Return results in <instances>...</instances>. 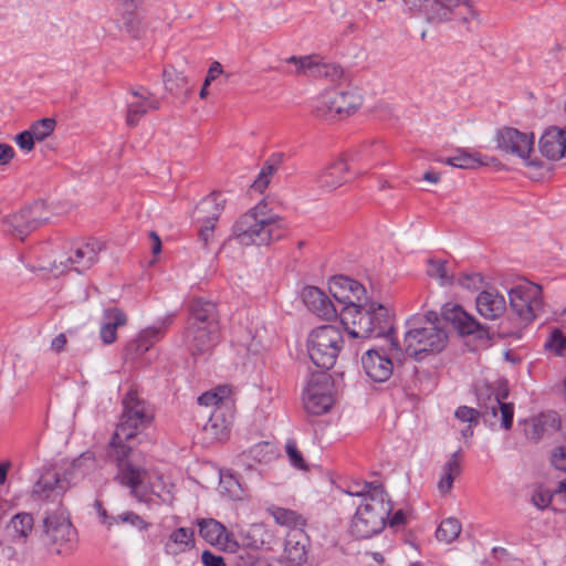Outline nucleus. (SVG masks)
<instances>
[{
    "instance_id": "f257e3e1",
    "label": "nucleus",
    "mask_w": 566,
    "mask_h": 566,
    "mask_svg": "<svg viewBox=\"0 0 566 566\" xmlns=\"http://www.w3.org/2000/svg\"><path fill=\"white\" fill-rule=\"evenodd\" d=\"M153 419V407L139 398L135 390H129L123 399L120 421L106 449L107 461L117 468L115 481L128 488L130 495L139 502L149 500V474L144 454L128 442L145 430Z\"/></svg>"
},
{
    "instance_id": "f03ea898",
    "label": "nucleus",
    "mask_w": 566,
    "mask_h": 566,
    "mask_svg": "<svg viewBox=\"0 0 566 566\" xmlns=\"http://www.w3.org/2000/svg\"><path fill=\"white\" fill-rule=\"evenodd\" d=\"M339 318L345 331L355 338H396L394 315L377 302L366 301L363 306L342 307Z\"/></svg>"
},
{
    "instance_id": "7ed1b4c3",
    "label": "nucleus",
    "mask_w": 566,
    "mask_h": 566,
    "mask_svg": "<svg viewBox=\"0 0 566 566\" xmlns=\"http://www.w3.org/2000/svg\"><path fill=\"white\" fill-rule=\"evenodd\" d=\"M439 315L434 311L416 314L406 321L403 355L422 360L429 354L442 352L448 344V334L439 326Z\"/></svg>"
},
{
    "instance_id": "20e7f679",
    "label": "nucleus",
    "mask_w": 566,
    "mask_h": 566,
    "mask_svg": "<svg viewBox=\"0 0 566 566\" xmlns=\"http://www.w3.org/2000/svg\"><path fill=\"white\" fill-rule=\"evenodd\" d=\"M266 208L265 201L261 200L235 222L233 233L241 244L269 245L285 235L283 219Z\"/></svg>"
},
{
    "instance_id": "39448f33",
    "label": "nucleus",
    "mask_w": 566,
    "mask_h": 566,
    "mask_svg": "<svg viewBox=\"0 0 566 566\" xmlns=\"http://www.w3.org/2000/svg\"><path fill=\"white\" fill-rule=\"evenodd\" d=\"M392 510L381 485L373 489L366 502L361 503L352 520L350 534L357 539H367L379 534Z\"/></svg>"
},
{
    "instance_id": "423d86ee",
    "label": "nucleus",
    "mask_w": 566,
    "mask_h": 566,
    "mask_svg": "<svg viewBox=\"0 0 566 566\" xmlns=\"http://www.w3.org/2000/svg\"><path fill=\"white\" fill-rule=\"evenodd\" d=\"M509 392L507 390H501L493 394L490 388H485L478 395L479 409L461 406L455 410V418L462 422H469L470 424H476L479 417H482L485 422L494 423L499 412L501 413V426L509 430L513 423L514 417V405L505 402Z\"/></svg>"
},
{
    "instance_id": "0eeeda50",
    "label": "nucleus",
    "mask_w": 566,
    "mask_h": 566,
    "mask_svg": "<svg viewBox=\"0 0 566 566\" xmlns=\"http://www.w3.org/2000/svg\"><path fill=\"white\" fill-rule=\"evenodd\" d=\"M340 329L324 325L313 329L307 337V353L312 363L321 369H331L343 347Z\"/></svg>"
},
{
    "instance_id": "6e6552de",
    "label": "nucleus",
    "mask_w": 566,
    "mask_h": 566,
    "mask_svg": "<svg viewBox=\"0 0 566 566\" xmlns=\"http://www.w3.org/2000/svg\"><path fill=\"white\" fill-rule=\"evenodd\" d=\"M361 105V97L354 91L332 87L324 91L313 106L315 117L334 120L354 113Z\"/></svg>"
},
{
    "instance_id": "1a4fd4ad",
    "label": "nucleus",
    "mask_w": 566,
    "mask_h": 566,
    "mask_svg": "<svg viewBox=\"0 0 566 566\" xmlns=\"http://www.w3.org/2000/svg\"><path fill=\"white\" fill-rule=\"evenodd\" d=\"M403 350L397 338H390L387 350L367 349L361 356V366L369 379L384 382L394 373V363H402Z\"/></svg>"
},
{
    "instance_id": "9d476101",
    "label": "nucleus",
    "mask_w": 566,
    "mask_h": 566,
    "mask_svg": "<svg viewBox=\"0 0 566 566\" xmlns=\"http://www.w3.org/2000/svg\"><path fill=\"white\" fill-rule=\"evenodd\" d=\"M43 542L59 555H69L75 548L76 530L65 512L50 513L43 521Z\"/></svg>"
},
{
    "instance_id": "9b49d317",
    "label": "nucleus",
    "mask_w": 566,
    "mask_h": 566,
    "mask_svg": "<svg viewBox=\"0 0 566 566\" xmlns=\"http://www.w3.org/2000/svg\"><path fill=\"white\" fill-rule=\"evenodd\" d=\"M50 217L45 203L35 201L19 212L4 217L1 220L2 231L23 240L29 233L45 224Z\"/></svg>"
},
{
    "instance_id": "f8f14e48",
    "label": "nucleus",
    "mask_w": 566,
    "mask_h": 566,
    "mask_svg": "<svg viewBox=\"0 0 566 566\" xmlns=\"http://www.w3.org/2000/svg\"><path fill=\"white\" fill-rule=\"evenodd\" d=\"M509 300L511 310L524 324L534 321L543 308L542 287L530 282L512 287Z\"/></svg>"
},
{
    "instance_id": "ddd939ff",
    "label": "nucleus",
    "mask_w": 566,
    "mask_h": 566,
    "mask_svg": "<svg viewBox=\"0 0 566 566\" xmlns=\"http://www.w3.org/2000/svg\"><path fill=\"white\" fill-rule=\"evenodd\" d=\"M103 249V243L97 240L78 243L70 249L69 255L55 259L51 270L62 273L66 269H72L77 273H83L97 262L98 253Z\"/></svg>"
},
{
    "instance_id": "4468645a",
    "label": "nucleus",
    "mask_w": 566,
    "mask_h": 566,
    "mask_svg": "<svg viewBox=\"0 0 566 566\" xmlns=\"http://www.w3.org/2000/svg\"><path fill=\"white\" fill-rule=\"evenodd\" d=\"M497 147L506 153L518 156L527 167L539 169L544 161L537 157L532 158L533 134L522 133L513 127H505L497 133Z\"/></svg>"
},
{
    "instance_id": "2eb2a0df",
    "label": "nucleus",
    "mask_w": 566,
    "mask_h": 566,
    "mask_svg": "<svg viewBox=\"0 0 566 566\" xmlns=\"http://www.w3.org/2000/svg\"><path fill=\"white\" fill-rule=\"evenodd\" d=\"M442 318L450 323L461 336H471L476 340L488 343L491 339L489 326L480 323L473 315L467 313L458 304L447 303L441 311Z\"/></svg>"
},
{
    "instance_id": "dca6fc26",
    "label": "nucleus",
    "mask_w": 566,
    "mask_h": 566,
    "mask_svg": "<svg viewBox=\"0 0 566 566\" xmlns=\"http://www.w3.org/2000/svg\"><path fill=\"white\" fill-rule=\"evenodd\" d=\"M303 402L305 410L314 416H321L332 408L334 399L325 373L311 376L303 392Z\"/></svg>"
},
{
    "instance_id": "f3484780",
    "label": "nucleus",
    "mask_w": 566,
    "mask_h": 566,
    "mask_svg": "<svg viewBox=\"0 0 566 566\" xmlns=\"http://www.w3.org/2000/svg\"><path fill=\"white\" fill-rule=\"evenodd\" d=\"M438 163L467 170L481 169L484 174L497 172L502 168L501 163L496 158L484 156L478 151L470 153L464 149H458L453 156L441 158Z\"/></svg>"
},
{
    "instance_id": "a211bd4d",
    "label": "nucleus",
    "mask_w": 566,
    "mask_h": 566,
    "mask_svg": "<svg viewBox=\"0 0 566 566\" xmlns=\"http://www.w3.org/2000/svg\"><path fill=\"white\" fill-rule=\"evenodd\" d=\"M71 488L66 474L63 476L54 470H45L32 489V496L36 500H55L61 497Z\"/></svg>"
},
{
    "instance_id": "6ab92c4d",
    "label": "nucleus",
    "mask_w": 566,
    "mask_h": 566,
    "mask_svg": "<svg viewBox=\"0 0 566 566\" xmlns=\"http://www.w3.org/2000/svg\"><path fill=\"white\" fill-rule=\"evenodd\" d=\"M219 327L188 326L185 334V345L192 356L208 353L218 342Z\"/></svg>"
},
{
    "instance_id": "aec40b11",
    "label": "nucleus",
    "mask_w": 566,
    "mask_h": 566,
    "mask_svg": "<svg viewBox=\"0 0 566 566\" xmlns=\"http://www.w3.org/2000/svg\"><path fill=\"white\" fill-rule=\"evenodd\" d=\"M301 297L307 310L323 319L329 321L339 316V311L329 297L316 286H305Z\"/></svg>"
},
{
    "instance_id": "412c9836",
    "label": "nucleus",
    "mask_w": 566,
    "mask_h": 566,
    "mask_svg": "<svg viewBox=\"0 0 566 566\" xmlns=\"http://www.w3.org/2000/svg\"><path fill=\"white\" fill-rule=\"evenodd\" d=\"M479 314L485 319H497L506 311L505 297L496 290L482 291L475 298Z\"/></svg>"
},
{
    "instance_id": "4be33fe9",
    "label": "nucleus",
    "mask_w": 566,
    "mask_h": 566,
    "mask_svg": "<svg viewBox=\"0 0 566 566\" xmlns=\"http://www.w3.org/2000/svg\"><path fill=\"white\" fill-rule=\"evenodd\" d=\"M171 323L170 317L161 319L158 324L143 329L136 339L127 345V350L132 354L142 355L146 353L165 334L167 326Z\"/></svg>"
},
{
    "instance_id": "5701e85b",
    "label": "nucleus",
    "mask_w": 566,
    "mask_h": 566,
    "mask_svg": "<svg viewBox=\"0 0 566 566\" xmlns=\"http://www.w3.org/2000/svg\"><path fill=\"white\" fill-rule=\"evenodd\" d=\"M231 422L232 413L230 409H224V406H220L212 410L202 430L209 440L220 441L227 437Z\"/></svg>"
},
{
    "instance_id": "b1692460",
    "label": "nucleus",
    "mask_w": 566,
    "mask_h": 566,
    "mask_svg": "<svg viewBox=\"0 0 566 566\" xmlns=\"http://www.w3.org/2000/svg\"><path fill=\"white\" fill-rule=\"evenodd\" d=\"M539 150L544 157L556 160L565 157L564 130L551 127L539 138Z\"/></svg>"
},
{
    "instance_id": "393cba45",
    "label": "nucleus",
    "mask_w": 566,
    "mask_h": 566,
    "mask_svg": "<svg viewBox=\"0 0 566 566\" xmlns=\"http://www.w3.org/2000/svg\"><path fill=\"white\" fill-rule=\"evenodd\" d=\"M190 311V325L219 327V315L213 302L203 298H195L191 303Z\"/></svg>"
},
{
    "instance_id": "a878e982",
    "label": "nucleus",
    "mask_w": 566,
    "mask_h": 566,
    "mask_svg": "<svg viewBox=\"0 0 566 566\" xmlns=\"http://www.w3.org/2000/svg\"><path fill=\"white\" fill-rule=\"evenodd\" d=\"M127 323L126 314L118 307L107 308L103 312L99 336L105 345L116 340V331Z\"/></svg>"
},
{
    "instance_id": "bb28decb",
    "label": "nucleus",
    "mask_w": 566,
    "mask_h": 566,
    "mask_svg": "<svg viewBox=\"0 0 566 566\" xmlns=\"http://www.w3.org/2000/svg\"><path fill=\"white\" fill-rule=\"evenodd\" d=\"M286 62L295 65V74L297 75L327 76L329 75V69L333 70L334 75L338 74V67L321 63L314 56L298 57L293 55Z\"/></svg>"
},
{
    "instance_id": "cd10ccee",
    "label": "nucleus",
    "mask_w": 566,
    "mask_h": 566,
    "mask_svg": "<svg viewBox=\"0 0 566 566\" xmlns=\"http://www.w3.org/2000/svg\"><path fill=\"white\" fill-rule=\"evenodd\" d=\"M306 536L301 528H293L286 535L284 553L285 557L293 564L300 565L305 562Z\"/></svg>"
},
{
    "instance_id": "c85d7f7f",
    "label": "nucleus",
    "mask_w": 566,
    "mask_h": 566,
    "mask_svg": "<svg viewBox=\"0 0 566 566\" xmlns=\"http://www.w3.org/2000/svg\"><path fill=\"white\" fill-rule=\"evenodd\" d=\"M350 286L356 289V293H366L365 287L359 282L344 275L332 277L328 284L333 297L343 306H346L347 303H352L350 300H353V297L347 295L348 290L352 289Z\"/></svg>"
},
{
    "instance_id": "c756f323",
    "label": "nucleus",
    "mask_w": 566,
    "mask_h": 566,
    "mask_svg": "<svg viewBox=\"0 0 566 566\" xmlns=\"http://www.w3.org/2000/svg\"><path fill=\"white\" fill-rule=\"evenodd\" d=\"M224 201L220 192H211L196 207L197 220H209L217 223L223 210Z\"/></svg>"
},
{
    "instance_id": "7c9ffc66",
    "label": "nucleus",
    "mask_w": 566,
    "mask_h": 566,
    "mask_svg": "<svg viewBox=\"0 0 566 566\" xmlns=\"http://www.w3.org/2000/svg\"><path fill=\"white\" fill-rule=\"evenodd\" d=\"M195 546V532L191 528L179 527L175 530L168 542L165 544V552L168 555H177Z\"/></svg>"
},
{
    "instance_id": "2f4dec72",
    "label": "nucleus",
    "mask_w": 566,
    "mask_h": 566,
    "mask_svg": "<svg viewBox=\"0 0 566 566\" xmlns=\"http://www.w3.org/2000/svg\"><path fill=\"white\" fill-rule=\"evenodd\" d=\"M166 90L175 96L188 97L192 93L188 77L175 67H166L163 73Z\"/></svg>"
},
{
    "instance_id": "473e14b6",
    "label": "nucleus",
    "mask_w": 566,
    "mask_h": 566,
    "mask_svg": "<svg viewBox=\"0 0 566 566\" xmlns=\"http://www.w3.org/2000/svg\"><path fill=\"white\" fill-rule=\"evenodd\" d=\"M429 2V0H424ZM432 19L437 21H447L451 18L454 9L458 7H465L467 10L473 13L471 0H430L428 6Z\"/></svg>"
},
{
    "instance_id": "72a5a7b5",
    "label": "nucleus",
    "mask_w": 566,
    "mask_h": 566,
    "mask_svg": "<svg viewBox=\"0 0 566 566\" xmlns=\"http://www.w3.org/2000/svg\"><path fill=\"white\" fill-rule=\"evenodd\" d=\"M200 536L211 545H223L228 542L226 527L213 518L201 520L198 523Z\"/></svg>"
},
{
    "instance_id": "f704fd0d",
    "label": "nucleus",
    "mask_w": 566,
    "mask_h": 566,
    "mask_svg": "<svg viewBox=\"0 0 566 566\" xmlns=\"http://www.w3.org/2000/svg\"><path fill=\"white\" fill-rule=\"evenodd\" d=\"M159 107V101L154 97H145L144 99L130 102L127 105L126 124L129 127H134L139 123L140 118L148 112V109L157 111Z\"/></svg>"
},
{
    "instance_id": "c9c22d12",
    "label": "nucleus",
    "mask_w": 566,
    "mask_h": 566,
    "mask_svg": "<svg viewBox=\"0 0 566 566\" xmlns=\"http://www.w3.org/2000/svg\"><path fill=\"white\" fill-rule=\"evenodd\" d=\"M551 422L555 427V415H539L538 417L531 418L524 422L525 437L534 442H537L544 434L546 426Z\"/></svg>"
},
{
    "instance_id": "e433bc0d",
    "label": "nucleus",
    "mask_w": 566,
    "mask_h": 566,
    "mask_svg": "<svg viewBox=\"0 0 566 566\" xmlns=\"http://www.w3.org/2000/svg\"><path fill=\"white\" fill-rule=\"evenodd\" d=\"M137 8H123L120 14V29L127 32L133 39H140L144 34L142 18L136 12Z\"/></svg>"
},
{
    "instance_id": "4c0bfd02",
    "label": "nucleus",
    "mask_w": 566,
    "mask_h": 566,
    "mask_svg": "<svg viewBox=\"0 0 566 566\" xmlns=\"http://www.w3.org/2000/svg\"><path fill=\"white\" fill-rule=\"evenodd\" d=\"M230 389L228 387H218L213 391H207L198 397L199 406L217 407L224 406V409H230L229 400Z\"/></svg>"
},
{
    "instance_id": "58836bf2",
    "label": "nucleus",
    "mask_w": 566,
    "mask_h": 566,
    "mask_svg": "<svg viewBox=\"0 0 566 566\" xmlns=\"http://www.w3.org/2000/svg\"><path fill=\"white\" fill-rule=\"evenodd\" d=\"M461 530L462 526L459 520L448 517L440 523L436 531V537L439 542L450 544L459 537Z\"/></svg>"
},
{
    "instance_id": "ea45409f",
    "label": "nucleus",
    "mask_w": 566,
    "mask_h": 566,
    "mask_svg": "<svg viewBox=\"0 0 566 566\" xmlns=\"http://www.w3.org/2000/svg\"><path fill=\"white\" fill-rule=\"evenodd\" d=\"M33 516L29 513L15 514L9 524V528L14 532L19 539L25 541L33 528Z\"/></svg>"
},
{
    "instance_id": "a19ab883",
    "label": "nucleus",
    "mask_w": 566,
    "mask_h": 566,
    "mask_svg": "<svg viewBox=\"0 0 566 566\" xmlns=\"http://www.w3.org/2000/svg\"><path fill=\"white\" fill-rule=\"evenodd\" d=\"M427 273L430 277L438 279L443 285L453 283V276L449 274L446 261L428 260Z\"/></svg>"
},
{
    "instance_id": "79ce46f5",
    "label": "nucleus",
    "mask_w": 566,
    "mask_h": 566,
    "mask_svg": "<svg viewBox=\"0 0 566 566\" xmlns=\"http://www.w3.org/2000/svg\"><path fill=\"white\" fill-rule=\"evenodd\" d=\"M55 124L56 122L53 118H42L34 122L29 128L34 142H42L49 137L54 132Z\"/></svg>"
},
{
    "instance_id": "37998d69",
    "label": "nucleus",
    "mask_w": 566,
    "mask_h": 566,
    "mask_svg": "<svg viewBox=\"0 0 566 566\" xmlns=\"http://www.w3.org/2000/svg\"><path fill=\"white\" fill-rule=\"evenodd\" d=\"M285 155L283 153L272 154L263 164L256 177H272L275 174L283 171Z\"/></svg>"
},
{
    "instance_id": "c03bdc74",
    "label": "nucleus",
    "mask_w": 566,
    "mask_h": 566,
    "mask_svg": "<svg viewBox=\"0 0 566 566\" xmlns=\"http://www.w3.org/2000/svg\"><path fill=\"white\" fill-rule=\"evenodd\" d=\"M273 516L281 525L293 526L294 528L304 525L302 516L292 510L277 507L274 510Z\"/></svg>"
},
{
    "instance_id": "a18cd8bd",
    "label": "nucleus",
    "mask_w": 566,
    "mask_h": 566,
    "mask_svg": "<svg viewBox=\"0 0 566 566\" xmlns=\"http://www.w3.org/2000/svg\"><path fill=\"white\" fill-rule=\"evenodd\" d=\"M544 348L556 356H563L566 349V337L559 329H554L546 339Z\"/></svg>"
},
{
    "instance_id": "49530a36",
    "label": "nucleus",
    "mask_w": 566,
    "mask_h": 566,
    "mask_svg": "<svg viewBox=\"0 0 566 566\" xmlns=\"http://www.w3.org/2000/svg\"><path fill=\"white\" fill-rule=\"evenodd\" d=\"M201 224L198 232L199 241L203 249H209L216 239V222L209 220H198Z\"/></svg>"
},
{
    "instance_id": "de8ad7c7",
    "label": "nucleus",
    "mask_w": 566,
    "mask_h": 566,
    "mask_svg": "<svg viewBox=\"0 0 566 566\" xmlns=\"http://www.w3.org/2000/svg\"><path fill=\"white\" fill-rule=\"evenodd\" d=\"M73 470L81 471L82 473H86L96 468L95 453L92 451H86L82 453L77 459H75L72 463Z\"/></svg>"
},
{
    "instance_id": "09e8293b",
    "label": "nucleus",
    "mask_w": 566,
    "mask_h": 566,
    "mask_svg": "<svg viewBox=\"0 0 566 566\" xmlns=\"http://www.w3.org/2000/svg\"><path fill=\"white\" fill-rule=\"evenodd\" d=\"M113 520L115 521V524L128 523L138 530H146L149 525L138 514L132 511L120 513Z\"/></svg>"
},
{
    "instance_id": "8fccbe9b",
    "label": "nucleus",
    "mask_w": 566,
    "mask_h": 566,
    "mask_svg": "<svg viewBox=\"0 0 566 566\" xmlns=\"http://www.w3.org/2000/svg\"><path fill=\"white\" fill-rule=\"evenodd\" d=\"M457 283L467 290H478L482 285V276L479 273H462Z\"/></svg>"
},
{
    "instance_id": "3c124183",
    "label": "nucleus",
    "mask_w": 566,
    "mask_h": 566,
    "mask_svg": "<svg viewBox=\"0 0 566 566\" xmlns=\"http://www.w3.org/2000/svg\"><path fill=\"white\" fill-rule=\"evenodd\" d=\"M285 449L290 462L292 463L293 467L301 470H305L307 468L302 457V453L298 451L296 443L294 441H287Z\"/></svg>"
},
{
    "instance_id": "603ef678",
    "label": "nucleus",
    "mask_w": 566,
    "mask_h": 566,
    "mask_svg": "<svg viewBox=\"0 0 566 566\" xmlns=\"http://www.w3.org/2000/svg\"><path fill=\"white\" fill-rule=\"evenodd\" d=\"M221 485L226 489V491L230 494L233 499H239L240 494L242 492L241 484L237 481V479L232 475H221L220 479Z\"/></svg>"
},
{
    "instance_id": "864d4df0",
    "label": "nucleus",
    "mask_w": 566,
    "mask_h": 566,
    "mask_svg": "<svg viewBox=\"0 0 566 566\" xmlns=\"http://www.w3.org/2000/svg\"><path fill=\"white\" fill-rule=\"evenodd\" d=\"M377 485H374L373 483L364 482V483H353L348 485L346 493L352 496H361L364 499V502H366V497H368L369 493L373 491L374 488Z\"/></svg>"
},
{
    "instance_id": "5fc2aeb1",
    "label": "nucleus",
    "mask_w": 566,
    "mask_h": 566,
    "mask_svg": "<svg viewBox=\"0 0 566 566\" xmlns=\"http://www.w3.org/2000/svg\"><path fill=\"white\" fill-rule=\"evenodd\" d=\"M349 171L350 169L347 163L343 158H339L334 160L331 165H328L324 174L326 177H335L338 175H344Z\"/></svg>"
},
{
    "instance_id": "6e6d98bb",
    "label": "nucleus",
    "mask_w": 566,
    "mask_h": 566,
    "mask_svg": "<svg viewBox=\"0 0 566 566\" xmlns=\"http://www.w3.org/2000/svg\"><path fill=\"white\" fill-rule=\"evenodd\" d=\"M443 473H450L452 476H458L461 473L460 450L453 452L450 459L443 465Z\"/></svg>"
},
{
    "instance_id": "4d7b16f0",
    "label": "nucleus",
    "mask_w": 566,
    "mask_h": 566,
    "mask_svg": "<svg viewBox=\"0 0 566 566\" xmlns=\"http://www.w3.org/2000/svg\"><path fill=\"white\" fill-rule=\"evenodd\" d=\"M553 465L566 473V446L557 447L552 453Z\"/></svg>"
},
{
    "instance_id": "13d9d810",
    "label": "nucleus",
    "mask_w": 566,
    "mask_h": 566,
    "mask_svg": "<svg viewBox=\"0 0 566 566\" xmlns=\"http://www.w3.org/2000/svg\"><path fill=\"white\" fill-rule=\"evenodd\" d=\"M14 142L22 150L31 151L34 148V139L29 129L18 134Z\"/></svg>"
},
{
    "instance_id": "bf43d9fd",
    "label": "nucleus",
    "mask_w": 566,
    "mask_h": 566,
    "mask_svg": "<svg viewBox=\"0 0 566 566\" xmlns=\"http://www.w3.org/2000/svg\"><path fill=\"white\" fill-rule=\"evenodd\" d=\"M551 501L552 495L548 492L538 491L532 496L533 504L539 510L546 509L551 504Z\"/></svg>"
},
{
    "instance_id": "052dcab7",
    "label": "nucleus",
    "mask_w": 566,
    "mask_h": 566,
    "mask_svg": "<svg viewBox=\"0 0 566 566\" xmlns=\"http://www.w3.org/2000/svg\"><path fill=\"white\" fill-rule=\"evenodd\" d=\"M201 562L205 566H226L223 557L214 555L210 551H203Z\"/></svg>"
},
{
    "instance_id": "680f3d73",
    "label": "nucleus",
    "mask_w": 566,
    "mask_h": 566,
    "mask_svg": "<svg viewBox=\"0 0 566 566\" xmlns=\"http://www.w3.org/2000/svg\"><path fill=\"white\" fill-rule=\"evenodd\" d=\"M14 157V149L8 144H0V166L8 165Z\"/></svg>"
},
{
    "instance_id": "e2e57ef3",
    "label": "nucleus",
    "mask_w": 566,
    "mask_h": 566,
    "mask_svg": "<svg viewBox=\"0 0 566 566\" xmlns=\"http://www.w3.org/2000/svg\"><path fill=\"white\" fill-rule=\"evenodd\" d=\"M223 72V69H222V65L214 61L209 70H208V74L206 76V86H209L211 84L212 81H214L221 73Z\"/></svg>"
},
{
    "instance_id": "0e129e2a",
    "label": "nucleus",
    "mask_w": 566,
    "mask_h": 566,
    "mask_svg": "<svg viewBox=\"0 0 566 566\" xmlns=\"http://www.w3.org/2000/svg\"><path fill=\"white\" fill-rule=\"evenodd\" d=\"M455 476H452L450 473H443L441 479L438 482V490L441 493H448L452 489L453 481Z\"/></svg>"
},
{
    "instance_id": "69168bd1",
    "label": "nucleus",
    "mask_w": 566,
    "mask_h": 566,
    "mask_svg": "<svg viewBox=\"0 0 566 566\" xmlns=\"http://www.w3.org/2000/svg\"><path fill=\"white\" fill-rule=\"evenodd\" d=\"M67 344V338L64 333L56 335L51 342V349L54 353H62Z\"/></svg>"
},
{
    "instance_id": "338daca9",
    "label": "nucleus",
    "mask_w": 566,
    "mask_h": 566,
    "mask_svg": "<svg viewBox=\"0 0 566 566\" xmlns=\"http://www.w3.org/2000/svg\"><path fill=\"white\" fill-rule=\"evenodd\" d=\"M352 289L348 290L347 292V295L348 296H352L353 300L352 303H347V305L345 307H349L350 305H354V306H363L364 303H361V301L364 300V296L366 293H356V289H354V286H350Z\"/></svg>"
},
{
    "instance_id": "774afa93",
    "label": "nucleus",
    "mask_w": 566,
    "mask_h": 566,
    "mask_svg": "<svg viewBox=\"0 0 566 566\" xmlns=\"http://www.w3.org/2000/svg\"><path fill=\"white\" fill-rule=\"evenodd\" d=\"M269 184L270 179H254L253 184L250 186V193H263V191L269 187Z\"/></svg>"
}]
</instances>
